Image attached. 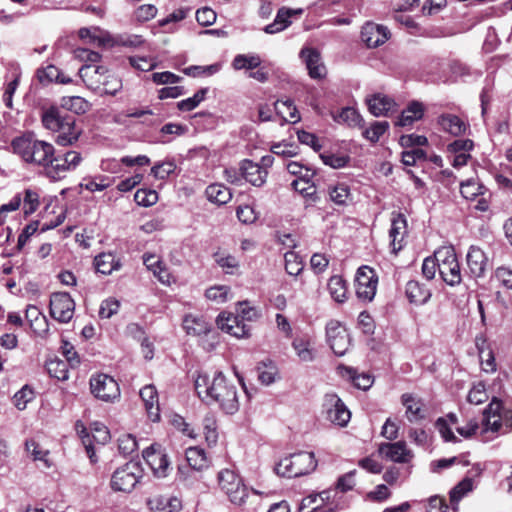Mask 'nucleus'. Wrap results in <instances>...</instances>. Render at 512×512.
Instances as JSON below:
<instances>
[{
  "label": "nucleus",
  "instance_id": "47",
  "mask_svg": "<svg viewBox=\"0 0 512 512\" xmlns=\"http://www.w3.org/2000/svg\"><path fill=\"white\" fill-rule=\"evenodd\" d=\"M84 181L85 182L80 184V187L90 192L103 191L111 185L109 177L104 175H98L94 178L85 179Z\"/></svg>",
  "mask_w": 512,
  "mask_h": 512
},
{
  "label": "nucleus",
  "instance_id": "4",
  "mask_svg": "<svg viewBox=\"0 0 512 512\" xmlns=\"http://www.w3.org/2000/svg\"><path fill=\"white\" fill-rule=\"evenodd\" d=\"M317 461L313 452L301 451L281 459L275 472L282 477L296 478L315 470Z\"/></svg>",
  "mask_w": 512,
  "mask_h": 512
},
{
  "label": "nucleus",
  "instance_id": "9",
  "mask_svg": "<svg viewBox=\"0 0 512 512\" xmlns=\"http://www.w3.org/2000/svg\"><path fill=\"white\" fill-rule=\"evenodd\" d=\"M501 409L502 403L498 399L493 398L488 407L483 412V434H487L489 432L493 434H505L511 429L512 425H509L507 421L505 424L502 422Z\"/></svg>",
  "mask_w": 512,
  "mask_h": 512
},
{
  "label": "nucleus",
  "instance_id": "58",
  "mask_svg": "<svg viewBox=\"0 0 512 512\" xmlns=\"http://www.w3.org/2000/svg\"><path fill=\"white\" fill-rule=\"evenodd\" d=\"M292 346L302 361L310 362L314 359L313 351L310 349L307 341L303 339H295Z\"/></svg>",
  "mask_w": 512,
  "mask_h": 512
},
{
  "label": "nucleus",
  "instance_id": "28",
  "mask_svg": "<svg viewBox=\"0 0 512 512\" xmlns=\"http://www.w3.org/2000/svg\"><path fill=\"white\" fill-rule=\"evenodd\" d=\"M183 327L187 334L193 336L205 335L211 330V324L202 315H187Z\"/></svg>",
  "mask_w": 512,
  "mask_h": 512
},
{
  "label": "nucleus",
  "instance_id": "1",
  "mask_svg": "<svg viewBox=\"0 0 512 512\" xmlns=\"http://www.w3.org/2000/svg\"><path fill=\"white\" fill-rule=\"evenodd\" d=\"M198 397L208 405L217 404L226 414L233 415L239 410L237 387L221 371L213 376L200 372L194 381Z\"/></svg>",
  "mask_w": 512,
  "mask_h": 512
},
{
  "label": "nucleus",
  "instance_id": "50",
  "mask_svg": "<svg viewBox=\"0 0 512 512\" xmlns=\"http://www.w3.org/2000/svg\"><path fill=\"white\" fill-rule=\"evenodd\" d=\"M25 446L27 453L31 455L34 461L44 462L47 468L51 466L47 458L49 452L47 450L41 449L38 443H36L34 440H27Z\"/></svg>",
  "mask_w": 512,
  "mask_h": 512
},
{
  "label": "nucleus",
  "instance_id": "42",
  "mask_svg": "<svg viewBox=\"0 0 512 512\" xmlns=\"http://www.w3.org/2000/svg\"><path fill=\"white\" fill-rule=\"evenodd\" d=\"M485 187L474 179H468L461 183L460 192L465 199L474 200L477 196L484 195Z\"/></svg>",
  "mask_w": 512,
  "mask_h": 512
},
{
  "label": "nucleus",
  "instance_id": "25",
  "mask_svg": "<svg viewBox=\"0 0 512 512\" xmlns=\"http://www.w3.org/2000/svg\"><path fill=\"white\" fill-rule=\"evenodd\" d=\"M107 69L104 66L83 65L79 69V75L87 87L97 91L101 88V80L103 79Z\"/></svg>",
  "mask_w": 512,
  "mask_h": 512
},
{
  "label": "nucleus",
  "instance_id": "32",
  "mask_svg": "<svg viewBox=\"0 0 512 512\" xmlns=\"http://www.w3.org/2000/svg\"><path fill=\"white\" fill-rule=\"evenodd\" d=\"M36 77L42 85H48L53 81L63 84L71 82L70 78L62 77L60 70L52 64L38 68L36 71Z\"/></svg>",
  "mask_w": 512,
  "mask_h": 512
},
{
  "label": "nucleus",
  "instance_id": "52",
  "mask_svg": "<svg viewBox=\"0 0 512 512\" xmlns=\"http://www.w3.org/2000/svg\"><path fill=\"white\" fill-rule=\"evenodd\" d=\"M335 120L338 122L346 123L349 126H355L360 124L362 117L356 109L352 107H345L342 108L338 116L335 117Z\"/></svg>",
  "mask_w": 512,
  "mask_h": 512
},
{
  "label": "nucleus",
  "instance_id": "3",
  "mask_svg": "<svg viewBox=\"0 0 512 512\" xmlns=\"http://www.w3.org/2000/svg\"><path fill=\"white\" fill-rule=\"evenodd\" d=\"M13 153L17 155L25 164L43 168L47 171L48 165L53 156L54 145L52 143L39 140L32 133H25L14 138L11 142Z\"/></svg>",
  "mask_w": 512,
  "mask_h": 512
},
{
  "label": "nucleus",
  "instance_id": "2",
  "mask_svg": "<svg viewBox=\"0 0 512 512\" xmlns=\"http://www.w3.org/2000/svg\"><path fill=\"white\" fill-rule=\"evenodd\" d=\"M44 127L56 134L55 142L59 146H73L83 133L82 123L75 115L56 107L42 114Z\"/></svg>",
  "mask_w": 512,
  "mask_h": 512
},
{
  "label": "nucleus",
  "instance_id": "59",
  "mask_svg": "<svg viewBox=\"0 0 512 512\" xmlns=\"http://www.w3.org/2000/svg\"><path fill=\"white\" fill-rule=\"evenodd\" d=\"M426 153L421 148H411L402 152V163L406 166H414L418 161H424Z\"/></svg>",
  "mask_w": 512,
  "mask_h": 512
},
{
  "label": "nucleus",
  "instance_id": "41",
  "mask_svg": "<svg viewBox=\"0 0 512 512\" xmlns=\"http://www.w3.org/2000/svg\"><path fill=\"white\" fill-rule=\"evenodd\" d=\"M213 257L215 262L225 271V273L235 274L238 271L239 261L235 256L217 252Z\"/></svg>",
  "mask_w": 512,
  "mask_h": 512
},
{
  "label": "nucleus",
  "instance_id": "12",
  "mask_svg": "<svg viewBox=\"0 0 512 512\" xmlns=\"http://www.w3.org/2000/svg\"><path fill=\"white\" fill-rule=\"evenodd\" d=\"M92 394L105 402L114 401L120 396L118 383L107 374H97L90 379Z\"/></svg>",
  "mask_w": 512,
  "mask_h": 512
},
{
  "label": "nucleus",
  "instance_id": "54",
  "mask_svg": "<svg viewBox=\"0 0 512 512\" xmlns=\"http://www.w3.org/2000/svg\"><path fill=\"white\" fill-rule=\"evenodd\" d=\"M118 448L124 456L131 455L138 449V443L132 434H123L118 438Z\"/></svg>",
  "mask_w": 512,
  "mask_h": 512
},
{
  "label": "nucleus",
  "instance_id": "29",
  "mask_svg": "<svg viewBox=\"0 0 512 512\" xmlns=\"http://www.w3.org/2000/svg\"><path fill=\"white\" fill-rule=\"evenodd\" d=\"M406 227L407 222L405 216L401 213H398L392 219V224L389 231V236L391 238V246L394 252L399 251L402 247L401 242L406 232Z\"/></svg>",
  "mask_w": 512,
  "mask_h": 512
},
{
  "label": "nucleus",
  "instance_id": "63",
  "mask_svg": "<svg viewBox=\"0 0 512 512\" xmlns=\"http://www.w3.org/2000/svg\"><path fill=\"white\" fill-rule=\"evenodd\" d=\"M229 292H230V288L228 286L220 285V286L210 287L209 289H207L205 292V296L209 300L223 303L227 300Z\"/></svg>",
  "mask_w": 512,
  "mask_h": 512
},
{
  "label": "nucleus",
  "instance_id": "48",
  "mask_svg": "<svg viewBox=\"0 0 512 512\" xmlns=\"http://www.w3.org/2000/svg\"><path fill=\"white\" fill-rule=\"evenodd\" d=\"M285 270L289 275L297 276L303 270L302 259L293 251L285 253Z\"/></svg>",
  "mask_w": 512,
  "mask_h": 512
},
{
  "label": "nucleus",
  "instance_id": "15",
  "mask_svg": "<svg viewBox=\"0 0 512 512\" xmlns=\"http://www.w3.org/2000/svg\"><path fill=\"white\" fill-rule=\"evenodd\" d=\"M186 460L188 466L178 468V478L183 482H188L189 478L194 477V471L200 472L209 466L205 451L199 447L188 448Z\"/></svg>",
  "mask_w": 512,
  "mask_h": 512
},
{
  "label": "nucleus",
  "instance_id": "27",
  "mask_svg": "<svg viewBox=\"0 0 512 512\" xmlns=\"http://www.w3.org/2000/svg\"><path fill=\"white\" fill-rule=\"evenodd\" d=\"M405 293L409 301L416 305L425 304L431 297L430 289L415 280L406 284Z\"/></svg>",
  "mask_w": 512,
  "mask_h": 512
},
{
  "label": "nucleus",
  "instance_id": "62",
  "mask_svg": "<svg viewBox=\"0 0 512 512\" xmlns=\"http://www.w3.org/2000/svg\"><path fill=\"white\" fill-rule=\"evenodd\" d=\"M488 396L486 393L485 385L481 382L475 384L468 394V401L471 404L479 405L487 400Z\"/></svg>",
  "mask_w": 512,
  "mask_h": 512
},
{
  "label": "nucleus",
  "instance_id": "26",
  "mask_svg": "<svg viewBox=\"0 0 512 512\" xmlns=\"http://www.w3.org/2000/svg\"><path fill=\"white\" fill-rule=\"evenodd\" d=\"M140 397L144 402L145 408L149 414V417L152 421L159 420V403H158V393L156 387L154 385H146L144 386L140 392Z\"/></svg>",
  "mask_w": 512,
  "mask_h": 512
},
{
  "label": "nucleus",
  "instance_id": "21",
  "mask_svg": "<svg viewBox=\"0 0 512 512\" xmlns=\"http://www.w3.org/2000/svg\"><path fill=\"white\" fill-rule=\"evenodd\" d=\"M240 172L241 177L256 187H261L266 182L268 175V171L265 168L249 159H245L241 162Z\"/></svg>",
  "mask_w": 512,
  "mask_h": 512
},
{
  "label": "nucleus",
  "instance_id": "35",
  "mask_svg": "<svg viewBox=\"0 0 512 512\" xmlns=\"http://www.w3.org/2000/svg\"><path fill=\"white\" fill-rule=\"evenodd\" d=\"M94 265L96 271L103 275H109L120 267V263L111 253H101L96 256L94 259Z\"/></svg>",
  "mask_w": 512,
  "mask_h": 512
},
{
  "label": "nucleus",
  "instance_id": "61",
  "mask_svg": "<svg viewBox=\"0 0 512 512\" xmlns=\"http://www.w3.org/2000/svg\"><path fill=\"white\" fill-rule=\"evenodd\" d=\"M292 186L295 191L302 194L304 197L313 198L316 195V188L314 184L310 183V180L298 178L292 182Z\"/></svg>",
  "mask_w": 512,
  "mask_h": 512
},
{
  "label": "nucleus",
  "instance_id": "46",
  "mask_svg": "<svg viewBox=\"0 0 512 512\" xmlns=\"http://www.w3.org/2000/svg\"><path fill=\"white\" fill-rule=\"evenodd\" d=\"M388 128L389 123L387 121H375L363 131V136L370 142L376 143Z\"/></svg>",
  "mask_w": 512,
  "mask_h": 512
},
{
  "label": "nucleus",
  "instance_id": "24",
  "mask_svg": "<svg viewBox=\"0 0 512 512\" xmlns=\"http://www.w3.org/2000/svg\"><path fill=\"white\" fill-rule=\"evenodd\" d=\"M147 505L152 512H179L182 502L174 496L155 495L147 500Z\"/></svg>",
  "mask_w": 512,
  "mask_h": 512
},
{
  "label": "nucleus",
  "instance_id": "53",
  "mask_svg": "<svg viewBox=\"0 0 512 512\" xmlns=\"http://www.w3.org/2000/svg\"><path fill=\"white\" fill-rule=\"evenodd\" d=\"M134 200L138 205L149 207L158 201V194L155 190L138 189L134 194Z\"/></svg>",
  "mask_w": 512,
  "mask_h": 512
},
{
  "label": "nucleus",
  "instance_id": "37",
  "mask_svg": "<svg viewBox=\"0 0 512 512\" xmlns=\"http://www.w3.org/2000/svg\"><path fill=\"white\" fill-rule=\"evenodd\" d=\"M274 108L284 122L295 123L300 120L299 112L291 100L276 101Z\"/></svg>",
  "mask_w": 512,
  "mask_h": 512
},
{
  "label": "nucleus",
  "instance_id": "36",
  "mask_svg": "<svg viewBox=\"0 0 512 512\" xmlns=\"http://www.w3.org/2000/svg\"><path fill=\"white\" fill-rule=\"evenodd\" d=\"M330 296L338 303H343L347 299V284L346 281L338 276H332L327 284Z\"/></svg>",
  "mask_w": 512,
  "mask_h": 512
},
{
  "label": "nucleus",
  "instance_id": "22",
  "mask_svg": "<svg viewBox=\"0 0 512 512\" xmlns=\"http://www.w3.org/2000/svg\"><path fill=\"white\" fill-rule=\"evenodd\" d=\"M401 403L405 407V416L409 422L414 423L425 418L423 400L411 393L401 396Z\"/></svg>",
  "mask_w": 512,
  "mask_h": 512
},
{
  "label": "nucleus",
  "instance_id": "19",
  "mask_svg": "<svg viewBox=\"0 0 512 512\" xmlns=\"http://www.w3.org/2000/svg\"><path fill=\"white\" fill-rule=\"evenodd\" d=\"M389 38V31L382 25L367 23L361 30V39L369 48L384 44Z\"/></svg>",
  "mask_w": 512,
  "mask_h": 512
},
{
  "label": "nucleus",
  "instance_id": "33",
  "mask_svg": "<svg viewBox=\"0 0 512 512\" xmlns=\"http://www.w3.org/2000/svg\"><path fill=\"white\" fill-rule=\"evenodd\" d=\"M205 194L210 202L222 205L228 203L232 198V193L228 187L220 183L210 184Z\"/></svg>",
  "mask_w": 512,
  "mask_h": 512
},
{
  "label": "nucleus",
  "instance_id": "43",
  "mask_svg": "<svg viewBox=\"0 0 512 512\" xmlns=\"http://www.w3.org/2000/svg\"><path fill=\"white\" fill-rule=\"evenodd\" d=\"M328 193L330 200L336 205H346L348 199L350 198V189L344 183L330 186L328 188Z\"/></svg>",
  "mask_w": 512,
  "mask_h": 512
},
{
  "label": "nucleus",
  "instance_id": "56",
  "mask_svg": "<svg viewBox=\"0 0 512 512\" xmlns=\"http://www.w3.org/2000/svg\"><path fill=\"white\" fill-rule=\"evenodd\" d=\"M258 379L264 385H270L276 380L277 368L272 364L262 363L257 368Z\"/></svg>",
  "mask_w": 512,
  "mask_h": 512
},
{
  "label": "nucleus",
  "instance_id": "39",
  "mask_svg": "<svg viewBox=\"0 0 512 512\" xmlns=\"http://www.w3.org/2000/svg\"><path fill=\"white\" fill-rule=\"evenodd\" d=\"M46 369L49 375L57 380L65 381L69 377L68 363L61 359L55 358L47 361Z\"/></svg>",
  "mask_w": 512,
  "mask_h": 512
},
{
  "label": "nucleus",
  "instance_id": "34",
  "mask_svg": "<svg viewBox=\"0 0 512 512\" xmlns=\"http://www.w3.org/2000/svg\"><path fill=\"white\" fill-rule=\"evenodd\" d=\"M438 123L444 131L455 136L464 133L466 130V124L456 115H442L439 117Z\"/></svg>",
  "mask_w": 512,
  "mask_h": 512
},
{
  "label": "nucleus",
  "instance_id": "31",
  "mask_svg": "<svg viewBox=\"0 0 512 512\" xmlns=\"http://www.w3.org/2000/svg\"><path fill=\"white\" fill-rule=\"evenodd\" d=\"M423 113V105L419 102L413 101L405 110L402 111L395 124L400 127L411 126L415 121L422 118Z\"/></svg>",
  "mask_w": 512,
  "mask_h": 512
},
{
  "label": "nucleus",
  "instance_id": "40",
  "mask_svg": "<svg viewBox=\"0 0 512 512\" xmlns=\"http://www.w3.org/2000/svg\"><path fill=\"white\" fill-rule=\"evenodd\" d=\"M473 483L470 478H465L450 491V502L453 510H457L459 501L472 490Z\"/></svg>",
  "mask_w": 512,
  "mask_h": 512
},
{
  "label": "nucleus",
  "instance_id": "16",
  "mask_svg": "<svg viewBox=\"0 0 512 512\" xmlns=\"http://www.w3.org/2000/svg\"><path fill=\"white\" fill-rule=\"evenodd\" d=\"M378 452L387 460L402 464L410 462L414 457L413 452L407 447L404 441L381 443L378 447Z\"/></svg>",
  "mask_w": 512,
  "mask_h": 512
},
{
  "label": "nucleus",
  "instance_id": "6",
  "mask_svg": "<svg viewBox=\"0 0 512 512\" xmlns=\"http://www.w3.org/2000/svg\"><path fill=\"white\" fill-rule=\"evenodd\" d=\"M435 257L436 261H438V271L443 281L449 286L460 284L462 275L454 248L442 247L435 251Z\"/></svg>",
  "mask_w": 512,
  "mask_h": 512
},
{
  "label": "nucleus",
  "instance_id": "7",
  "mask_svg": "<svg viewBox=\"0 0 512 512\" xmlns=\"http://www.w3.org/2000/svg\"><path fill=\"white\" fill-rule=\"evenodd\" d=\"M143 476L139 462L129 461L117 468L111 477V488L119 492H131Z\"/></svg>",
  "mask_w": 512,
  "mask_h": 512
},
{
  "label": "nucleus",
  "instance_id": "38",
  "mask_svg": "<svg viewBox=\"0 0 512 512\" xmlns=\"http://www.w3.org/2000/svg\"><path fill=\"white\" fill-rule=\"evenodd\" d=\"M261 58L256 54H238L232 61L235 70H253L260 66Z\"/></svg>",
  "mask_w": 512,
  "mask_h": 512
},
{
  "label": "nucleus",
  "instance_id": "23",
  "mask_svg": "<svg viewBox=\"0 0 512 512\" xmlns=\"http://www.w3.org/2000/svg\"><path fill=\"white\" fill-rule=\"evenodd\" d=\"M303 12L302 9H290L287 7H281L274 19V21L265 26L264 31L267 34H275L285 30L288 26H290L291 18L293 16H299Z\"/></svg>",
  "mask_w": 512,
  "mask_h": 512
},
{
  "label": "nucleus",
  "instance_id": "60",
  "mask_svg": "<svg viewBox=\"0 0 512 512\" xmlns=\"http://www.w3.org/2000/svg\"><path fill=\"white\" fill-rule=\"evenodd\" d=\"M120 303L114 298H108L102 301L99 309V317L109 319L119 310Z\"/></svg>",
  "mask_w": 512,
  "mask_h": 512
},
{
  "label": "nucleus",
  "instance_id": "49",
  "mask_svg": "<svg viewBox=\"0 0 512 512\" xmlns=\"http://www.w3.org/2000/svg\"><path fill=\"white\" fill-rule=\"evenodd\" d=\"M208 92V88L198 90L192 97L181 100L177 103L180 111H191L195 109L204 99Z\"/></svg>",
  "mask_w": 512,
  "mask_h": 512
},
{
  "label": "nucleus",
  "instance_id": "45",
  "mask_svg": "<svg viewBox=\"0 0 512 512\" xmlns=\"http://www.w3.org/2000/svg\"><path fill=\"white\" fill-rule=\"evenodd\" d=\"M121 88V79L107 72L101 80V88L98 91L108 95H115Z\"/></svg>",
  "mask_w": 512,
  "mask_h": 512
},
{
  "label": "nucleus",
  "instance_id": "13",
  "mask_svg": "<svg viewBox=\"0 0 512 512\" xmlns=\"http://www.w3.org/2000/svg\"><path fill=\"white\" fill-rule=\"evenodd\" d=\"M75 310V302L67 292H55L50 296V315L61 323H68Z\"/></svg>",
  "mask_w": 512,
  "mask_h": 512
},
{
  "label": "nucleus",
  "instance_id": "55",
  "mask_svg": "<svg viewBox=\"0 0 512 512\" xmlns=\"http://www.w3.org/2000/svg\"><path fill=\"white\" fill-rule=\"evenodd\" d=\"M176 170V164L174 161L168 160L162 163L155 164L151 168L152 175L157 178L164 180L168 178Z\"/></svg>",
  "mask_w": 512,
  "mask_h": 512
},
{
  "label": "nucleus",
  "instance_id": "44",
  "mask_svg": "<svg viewBox=\"0 0 512 512\" xmlns=\"http://www.w3.org/2000/svg\"><path fill=\"white\" fill-rule=\"evenodd\" d=\"M187 131L188 128L185 125L179 123H167L160 129V142L162 144H166L172 140V138L167 136H181L184 135Z\"/></svg>",
  "mask_w": 512,
  "mask_h": 512
},
{
  "label": "nucleus",
  "instance_id": "20",
  "mask_svg": "<svg viewBox=\"0 0 512 512\" xmlns=\"http://www.w3.org/2000/svg\"><path fill=\"white\" fill-rule=\"evenodd\" d=\"M300 57L304 60L308 74L313 79H322L326 75V67L321 61L320 53L313 48H303Z\"/></svg>",
  "mask_w": 512,
  "mask_h": 512
},
{
  "label": "nucleus",
  "instance_id": "8",
  "mask_svg": "<svg viewBox=\"0 0 512 512\" xmlns=\"http://www.w3.org/2000/svg\"><path fill=\"white\" fill-rule=\"evenodd\" d=\"M221 490L228 496L231 503L241 506L248 497V490L242 479L232 470L224 469L218 474Z\"/></svg>",
  "mask_w": 512,
  "mask_h": 512
},
{
  "label": "nucleus",
  "instance_id": "17",
  "mask_svg": "<svg viewBox=\"0 0 512 512\" xmlns=\"http://www.w3.org/2000/svg\"><path fill=\"white\" fill-rule=\"evenodd\" d=\"M466 263L469 273L474 278L484 277L489 267V259L486 253L476 245H471L466 255Z\"/></svg>",
  "mask_w": 512,
  "mask_h": 512
},
{
  "label": "nucleus",
  "instance_id": "10",
  "mask_svg": "<svg viewBox=\"0 0 512 512\" xmlns=\"http://www.w3.org/2000/svg\"><path fill=\"white\" fill-rule=\"evenodd\" d=\"M355 282L358 299L363 302L372 301L378 284L376 272L368 266H362L357 270Z\"/></svg>",
  "mask_w": 512,
  "mask_h": 512
},
{
  "label": "nucleus",
  "instance_id": "11",
  "mask_svg": "<svg viewBox=\"0 0 512 512\" xmlns=\"http://www.w3.org/2000/svg\"><path fill=\"white\" fill-rule=\"evenodd\" d=\"M326 419L340 427H345L351 418V413L344 402L335 393H327L323 403Z\"/></svg>",
  "mask_w": 512,
  "mask_h": 512
},
{
  "label": "nucleus",
  "instance_id": "18",
  "mask_svg": "<svg viewBox=\"0 0 512 512\" xmlns=\"http://www.w3.org/2000/svg\"><path fill=\"white\" fill-rule=\"evenodd\" d=\"M143 458L156 477L163 478L168 475L170 462L161 450H156L154 446L148 447L143 451Z\"/></svg>",
  "mask_w": 512,
  "mask_h": 512
},
{
  "label": "nucleus",
  "instance_id": "51",
  "mask_svg": "<svg viewBox=\"0 0 512 512\" xmlns=\"http://www.w3.org/2000/svg\"><path fill=\"white\" fill-rule=\"evenodd\" d=\"M34 398L33 389L24 385L19 391L14 394L13 402L18 410H24L27 404Z\"/></svg>",
  "mask_w": 512,
  "mask_h": 512
},
{
  "label": "nucleus",
  "instance_id": "64",
  "mask_svg": "<svg viewBox=\"0 0 512 512\" xmlns=\"http://www.w3.org/2000/svg\"><path fill=\"white\" fill-rule=\"evenodd\" d=\"M61 352L63 356L66 358V361L71 367H76L80 364V358L78 353L76 352L74 346L66 341H62Z\"/></svg>",
  "mask_w": 512,
  "mask_h": 512
},
{
  "label": "nucleus",
  "instance_id": "5",
  "mask_svg": "<svg viewBox=\"0 0 512 512\" xmlns=\"http://www.w3.org/2000/svg\"><path fill=\"white\" fill-rule=\"evenodd\" d=\"M83 161L81 152L76 150H68L63 153H56L53 148V156L48 165L46 176L53 181L63 179L67 173L76 170Z\"/></svg>",
  "mask_w": 512,
  "mask_h": 512
},
{
  "label": "nucleus",
  "instance_id": "57",
  "mask_svg": "<svg viewBox=\"0 0 512 512\" xmlns=\"http://www.w3.org/2000/svg\"><path fill=\"white\" fill-rule=\"evenodd\" d=\"M24 202V214L26 216L34 213L39 207V194L32 189L25 190Z\"/></svg>",
  "mask_w": 512,
  "mask_h": 512
},
{
  "label": "nucleus",
  "instance_id": "14",
  "mask_svg": "<svg viewBox=\"0 0 512 512\" xmlns=\"http://www.w3.org/2000/svg\"><path fill=\"white\" fill-rule=\"evenodd\" d=\"M326 337L335 355L343 356L349 348L350 337L346 328L337 320H330L326 325Z\"/></svg>",
  "mask_w": 512,
  "mask_h": 512
},
{
  "label": "nucleus",
  "instance_id": "30",
  "mask_svg": "<svg viewBox=\"0 0 512 512\" xmlns=\"http://www.w3.org/2000/svg\"><path fill=\"white\" fill-rule=\"evenodd\" d=\"M369 111L376 117L385 116L392 111L395 102L388 96L375 94L367 99Z\"/></svg>",
  "mask_w": 512,
  "mask_h": 512
}]
</instances>
